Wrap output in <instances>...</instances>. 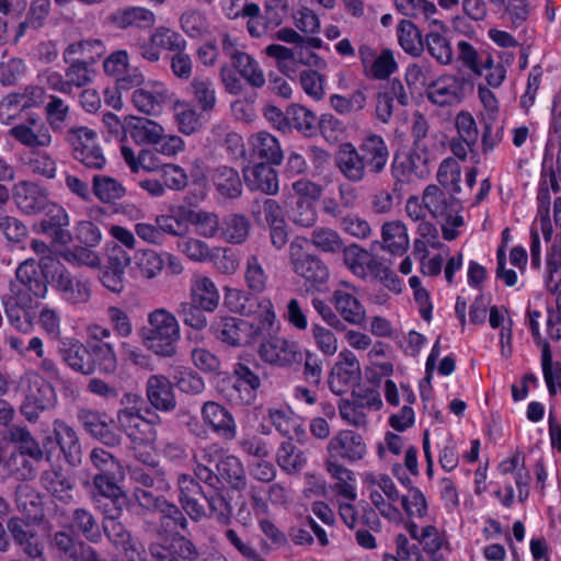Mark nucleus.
I'll return each mask as SVG.
<instances>
[{"mask_svg": "<svg viewBox=\"0 0 561 561\" xmlns=\"http://www.w3.org/2000/svg\"><path fill=\"white\" fill-rule=\"evenodd\" d=\"M266 259L263 255L251 254L247 257L244 264V282L250 293L241 290H230L227 299L234 298L238 305L234 306V311L250 316L255 312V308L262 309L261 317L263 322L272 325L275 320V312L273 304L270 299H260L255 295L264 293L270 283V275L265 267Z\"/></svg>", "mask_w": 561, "mask_h": 561, "instance_id": "f257e3e1", "label": "nucleus"}, {"mask_svg": "<svg viewBox=\"0 0 561 561\" xmlns=\"http://www.w3.org/2000/svg\"><path fill=\"white\" fill-rule=\"evenodd\" d=\"M180 324L175 316L164 308L148 314V325L141 330L144 345L158 356L172 357L180 341Z\"/></svg>", "mask_w": 561, "mask_h": 561, "instance_id": "f03ea898", "label": "nucleus"}, {"mask_svg": "<svg viewBox=\"0 0 561 561\" xmlns=\"http://www.w3.org/2000/svg\"><path fill=\"white\" fill-rule=\"evenodd\" d=\"M43 273L50 278L53 288L67 305L78 307L85 305L92 297L91 279L82 274H75L55 259H45Z\"/></svg>", "mask_w": 561, "mask_h": 561, "instance_id": "7ed1b4c3", "label": "nucleus"}, {"mask_svg": "<svg viewBox=\"0 0 561 561\" xmlns=\"http://www.w3.org/2000/svg\"><path fill=\"white\" fill-rule=\"evenodd\" d=\"M67 144L71 147V153L76 161L85 169L100 171L107 163L106 157L96 142V133L84 126L70 127L65 135Z\"/></svg>", "mask_w": 561, "mask_h": 561, "instance_id": "20e7f679", "label": "nucleus"}, {"mask_svg": "<svg viewBox=\"0 0 561 561\" xmlns=\"http://www.w3.org/2000/svg\"><path fill=\"white\" fill-rule=\"evenodd\" d=\"M214 336L229 346L240 347L252 344L261 333V328L244 319L219 316L210 325Z\"/></svg>", "mask_w": 561, "mask_h": 561, "instance_id": "39448f33", "label": "nucleus"}, {"mask_svg": "<svg viewBox=\"0 0 561 561\" xmlns=\"http://www.w3.org/2000/svg\"><path fill=\"white\" fill-rule=\"evenodd\" d=\"M25 398L20 405L21 414L30 422L36 423L39 414L55 405L54 387L36 375L27 376Z\"/></svg>", "mask_w": 561, "mask_h": 561, "instance_id": "423d86ee", "label": "nucleus"}, {"mask_svg": "<svg viewBox=\"0 0 561 561\" xmlns=\"http://www.w3.org/2000/svg\"><path fill=\"white\" fill-rule=\"evenodd\" d=\"M259 355L263 362L282 368L298 365L304 359V353L297 342L279 336L262 342Z\"/></svg>", "mask_w": 561, "mask_h": 561, "instance_id": "0eeeda50", "label": "nucleus"}, {"mask_svg": "<svg viewBox=\"0 0 561 561\" xmlns=\"http://www.w3.org/2000/svg\"><path fill=\"white\" fill-rule=\"evenodd\" d=\"M290 263L293 271L314 289H320L329 279L327 264L318 255L304 252L300 247L290 245Z\"/></svg>", "mask_w": 561, "mask_h": 561, "instance_id": "6e6552de", "label": "nucleus"}, {"mask_svg": "<svg viewBox=\"0 0 561 561\" xmlns=\"http://www.w3.org/2000/svg\"><path fill=\"white\" fill-rule=\"evenodd\" d=\"M362 378L360 365L354 353L342 351L339 360L331 369L328 383L335 394H343L350 387H354Z\"/></svg>", "mask_w": 561, "mask_h": 561, "instance_id": "1a4fd4ad", "label": "nucleus"}, {"mask_svg": "<svg viewBox=\"0 0 561 561\" xmlns=\"http://www.w3.org/2000/svg\"><path fill=\"white\" fill-rule=\"evenodd\" d=\"M7 529L25 556L30 559L46 561L44 545L39 540L36 529L21 517H10L7 522Z\"/></svg>", "mask_w": 561, "mask_h": 561, "instance_id": "9d476101", "label": "nucleus"}, {"mask_svg": "<svg viewBox=\"0 0 561 561\" xmlns=\"http://www.w3.org/2000/svg\"><path fill=\"white\" fill-rule=\"evenodd\" d=\"M357 150L368 174L377 176L383 173L389 161L390 151L380 135L367 134L360 139Z\"/></svg>", "mask_w": 561, "mask_h": 561, "instance_id": "9b49d317", "label": "nucleus"}, {"mask_svg": "<svg viewBox=\"0 0 561 561\" xmlns=\"http://www.w3.org/2000/svg\"><path fill=\"white\" fill-rule=\"evenodd\" d=\"M204 424L217 436L232 440L237 436V424L228 409L215 401H206L201 409Z\"/></svg>", "mask_w": 561, "mask_h": 561, "instance_id": "f8f14e48", "label": "nucleus"}, {"mask_svg": "<svg viewBox=\"0 0 561 561\" xmlns=\"http://www.w3.org/2000/svg\"><path fill=\"white\" fill-rule=\"evenodd\" d=\"M45 218L39 222L42 233L51 239L56 244L66 245L72 241L69 230V216L66 209L55 203H49L45 208Z\"/></svg>", "mask_w": 561, "mask_h": 561, "instance_id": "ddd939ff", "label": "nucleus"}, {"mask_svg": "<svg viewBox=\"0 0 561 561\" xmlns=\"http://www.w3.org/2000/svg\"><path fill=\"white\" fill-rule=\"evenodd\" d=\"M330 458H341L350 462L360 460L366 454L363 437L351 430L340 431L328 444Z\"/></svg>", "mask_w": 561, "mask_h": 561, "instance_id": "4468645a", "label": "nucleus"}, {"mask_svg": "<svg viewBox=\"0 0 561 561\" xmlns=\"http://www.w3.org/2000/svg\"><path fill=\"white\" fill-rule=\"evenodd\" d=\"M13 199L16 207L26 215L42 213L50 203L46 190L31 181L15 184Z\"/></svg>", "mask_w": 561, "mask_h": 561, "instance_id": "2eb2a0df", "label": "nucleus"}, {"mask_svg": "<svg viewBox=\"0 0 561 561\" xmlns=\"http://www.w3.org/2000/svg\"><path fill=\"white\" fill-rule=\"evenodd\" d=\"M50 546L67 561H98L95 551L79 538L65 530L51 535Z\"/></svg>", "mask_w": 561, "mask_h": 561, "instance_id": "dca6fc26", "label": "nucleus"}, {"mask_svg": "<svg viewBox=\"0 0 561 561\" xmlns=\"http://www.w3.org/2000/svg\"><path fill=\"white\" fill-rule=\"evenodd\" d=\"M334 165L348 182L354 184L363 182L368 174L357 147L352 142H343L339 146L334 156Z\"/></svg>", "mask_w": 561, "mask_h": 561, "instance_id": "f3484780", "label": "nucleus"}, {"mask_svg": "<svg viewBox=\"0 0 561 561\" xmlns=\"http://www.w3.org/2000/svg\"><path fill=\"white\" fill-rule=\"evenodd\" d=\"M9 136L32 149L49 147L53 141L48 127L35 117L10 128Z\"/></svg>", "mask_w": 561, "mask_h": 561, "instance_id": "a211bd4d", "label": "nucleus"}, {"mask_svg": "<svg viewBox=\"0 0 561 561\" xmlns=\"http://www.w3.org/2000/svg\"><path fill=\"white\" fill-rule=\"evenodd\" d=\"M247 187L252 192H261L266 195L278 193V175L273 164L257 162L244 167L242 170Z\"/></svg>", "mask_w": 561, "mask_h": 561, "instance_id": "6ab92c4d", "label": "nucleus"}, {"mask_svg": "<svg viewBox=\"0 0 561 561\" xmlns=\"http://www.w3.org/2000/svg\"><path fill=\"white\" fill-rule=\"evenodd\" d=\"M45 259L51 257H41L38 262L34 259H27L20 263L15 271V279L38 298L46 296L48 291L47 284L50 282V278H46L43 273L42 263Z\"/></svg>", "mask_w": 561, "mask_h": 561, "instance_id": "aec40b11", "label": "nucleus"}, {"mask_svg": "<svg viewBox=\"0 0 561 561\" xmlns=\"http://www.w3.org/2000/svg\"><path fill=\"white\" fill-rule=\"evenodd\" d=\"M426 95L438 106L455 105L463 98V83L454 76H444L428 84Z\"/></svg>", "mask_w": 561, "mask_h": 561, "instance_id": "412c9836", "label": "nucleus"}, {"mask_svg": "<svg viewBox=\"0 0 561 561\" xmlns=\"http://www.w3.org/2000/svg\"><path fill=\"white\" fill-rule=\"evenodd\" d=\"M146 396L158 411L171 412L176 408L173 383L163 375H151L146 382Z\"/></svg>", "mask_w": 561, "mask_h": 561, "instance_id": "4be33fe9", "label": "nucleus"}, {"mask_svg": "<svg viewBox=\"0 0 561 561\" xmlns=\"http://www.w3.org/2000/svg\"><path fill=\"white\" fill-rule=\"evenodd\" d=\"M102 528L108 540L122 549L129 561H146L144 551L133 541L130 533L118 518L103 519Z\"/></svg>", "mask_w": 561, "mask_h": 561, "instance_id": "5701e85b", "label": "nucleus"}, {"mask_svg": "<svg viewBox=\"0 0 561 561\" xmlns=\"http://www.w3.org/2000/svg\"><path fill=\"white\" fill-rule=\"evenodd\" d=\"M87 348L88 344L84 345L77 339L67 337L59 342L58 353L69 368L90 376L92 375V366Z\"/></svg>", "mask_w": 561, "mask_h": 561, "instance_id": "b1692460", "label": "nucleus"}, {"mask_svg": "<svg viewBox=\"0 0 561 561\" xmlns=\"http://www.w3.org/2000/svg\"><path fill=\"white\" fill-rule=\"evenodd\" d=\"M210 181L222 199H236L241 196L243 185L239 172L228 165H218L210 172Z\"/></svg>", "mask_w": 561, "mask_h": 561, "instance_id": "393cba45", "label": "nucleus"}, {"mask_svg": "<svg viewBox=\"0 0 561 561\" xmlns=\"http://www.w3.org/2000/svg\"><path fill=\"white\" fill-rule=\"evenodd\" d=\"M332 304L337 316L344 322L363 327L366 322V309L363 304L351 293L336 289L332 294Z\"/></svg>", "mask_w": 561, "mask_h": 561, "instance_id": "a878e982", "label": "nucleus"}, {"mask_svg": "<svg viewBox=\"0 0 561 561\" xmlns=\"http://www.w3.org/2000/svg\"><path fill=\"white\" fill-rule=\"evenodd\" d=\"M107 21L119 30L150 28L156 23V15L142 7H126L110 14Z\"/></svg>", "mask_w": 561, "mask_h": 561, "instance_id": "bb28decb", "label": "nucleus"}, {"mask_svg": "<svg viewBox=\"0 0 561 561\" xmlns=\"http://www.w3.org/2000/svg\"><path fill=\"white\" fill-rule=\"evenodd\" d=\"M149 467L133 466L129 469L134 489H152L156 492H165L171 489L163 469L159 462H150Z\"/></svg>", "mask_w": 561, "mask_h": 561, "instance_id": "cd10ccee", "label": "nucleus"}, {"mask_svg": "<svg viewBox=\"0 0 561 561\" xmlns=\"http://www.w3.org/2000/svg\"><path fill=\"white\" fill-rule=\"evenodd\" d=\"M54 435L66 461L72 467L81 463L82 448L76 431L64 421L56 420Z\"/></svg>", "mask_w": 561, "mask_h": 561, "instance_id": "c85d7f7f", "label": "nucleus"}, {"mask_svg": "<svg viewBox=\"0 0 561 561\" xmlns=\"http://www.w3.org/2000/svg\"><path fill=\"white\" fill-rule=\"evenodd\" d=\"M127 135L138 145L158 144L163 128L156 122L137 116H126Z\"/></svg>", "mask_w": 561, "mask_h": 561, "instance_id": "c756f323", "label": "nucleus"}, {"mask_svg": "<svg viewBox=\"0 0 561 561\" xmlns=\"http://www.w3.org/2000/svg\"><path fill=\"white\" fill-rule=\"evenodd\" d=\"M252 156L265 161L264 163L279 165L283 151L276 137L266 131H260L250 138Z\"/></svg>", "mask_w": 561, "mask_h": 561, "instance_id": "7c9ffc66", "label": "nucleus"}, {"mask_svg": "<svg viewBox=\"0 0 561 561\" xmlns=\"http://www.w3.org/2000/svg\"><path fill=\"white\" fill-rule=\"evenodd\" d=\"M367 87L359 84L352 93H334L330 96V106L340 115L359 114L367 105Z\"/></svg>", "mask_w": 561, "mask_h": 561, "instance_id": "2f4dec72", "label": "nucleus"}, {"mask_svg": "<svg viewBox=\"0 0 561 561\" xmlns=\"http://www.w3.org/2000/svg\"><path fill=\"white\" fill-rule=\"evenodd\" d=\"M7 438L18 449L16 451L27 454L33 460H43L45 455L44 450L27 426L22 424L9 425L7 430Z\"/></svg>", "mask_w": 561, "mask_h": 561, "instance_id": "473e14b6", "label": "nucleus"}, {"mask_svg": "<svg viewBox=\"0 0 561 561\" xmlns=\"http://www.w3.org/2000/svg\"><path fill=\"white\" fill-rule=\"evenodd\" d=\"M218 483L226 482L231 489L241 491L247 486V477L242 462L236 456L229 455L216 462Z\"/></svg>", "mask_w": 561, "mask_h": 561, "instance_id": "72a5a7b5", "label": "nucleus"}, {"mask_svg": "<svg viewBox=\"0 0 561 561\" xmlns=\"http://www.w3.org/2000/svg\"><path fill=\"white\" fill-rule=\"evenodd\" d=\"M191 296L193 302L208 312H213L219 305L220 296L215 283L204 275L193 277Z\"/></svg>", "mask_w": 561, "mask_h": 561, "instance_id": "f704fd0d", "label": "nucleus"}, {"mask_svg": "<svg viewBox=\"0 0 561 561\" xmlns=\"http://www.w3.org/2000/svg\"><path fill=\"white\" fill-rule=\"evenodd\" d=\"M158 512L160 513L159 525L153 527L158 536L162 537L165 534L176 533L179 529H187V518L176 504L165 499Z\"/></svg>", "mask_w": 561, "mask_h": 561, "instance_id": "c9c22d12", "label": "nucleus"}, {"mask_svg": "<svg viewBox=\"0 0 561 561\" xmlns=\"http://www.w3.org/2000/svg\"><path fill=\"white\" fill-rule=\"evenodd\" d=\"M382 249L397 255H402L409 249L408 229L400 220L388 221L381 228Z\"/></svg>", "mask_w": 561, "mask_h": 561, "instance_id": "e433bc0d", "label": "nucleus"}, {"mask_svg": "<svg viewBox=\"0 0 561 561\" xmlns=\"http://www.w3.org/2000/svg\"><path fill=\"white\" fill-rule=\"evenodd\" d=\"M92 374L99 371L103 375H112L117 370L118 362L113 343L88 344Z\"/></svg>", "mask_w": 561, "mask_h": 561, "instance_id": "4c0bfd02", "label": "nucleus"}, {"mask_svg": "<svg viewBox=\"0 0 561 561\" xmlns=\"http://www.w3.org/2000/svg\"><path fill=\"white\" fill-rule=\"evenodd\" d=\"M546 287L551 293H557V310L553 313L561 318V244L553 243L547 254V268L545 277Z\"/></svg>", "mask_w": 561, "mask_h": 561, "instance_id": "58836bf2", "label": "nucleus"}, {"mask_svg": "<svg viewBox=\"0 0 561 561\" xmlns=\"http://www.w3.org/2000/svg\"><path fill=\"white\" fill-rule=\"evenodd\" d=\"M251 214L259 224L268 227L285 222L283 209L277 201L268 197H255L251 202Z\"/></svg>", "mask_w": 561, "mask_h": 561, "instance_id": "ea45409f", "label": "nucleus"}, {"mask_svg": "<svg viewBox=\"0 0 561 561\" xmlns=\"http://www.w3.org/2000/svg\"><path fill=\"white\" fill-rule=\"evenodd\" d=\"M105 53L104 44L101 39L89 38L81 39L69 44L62 54L65 62H70L72 59L83 57L90 65L94 64Z\"/></svg>", "mask_w": 561, "mask_h": 561, "instance_id": "a19ab883", "label": "nucleus"}, {"mask_svg": "<svg viewBox=\"0 0 561 561\" xmlns=\"http://www.w3.org/2000/svg\"><path fill=\"white\" fill-rule=\"evenodd\" d=\"M117 428L125 433L134 442L149 440L152 424L142 412L129 413L116 417Z\"/></svg>", "mask_w": 561, "mask_h": 561, "instance_id": "79ce46f5", "label": "nucleus"}, {"mask_svg": "<svg viewBox=\"0 0 561 561\" xmlns=\"http://www.w3.org/2000/svg\"><path fill=\"white\" fill-rule=\"evenodd\" d=\"M276 462L286 473L297 474L305 468L307 457L291 440H285L277 450Z\"/></svg>", "mask_w": 561, "mask_h": 561, "instance_id": "37998d69", "label": "nucleus"}, {"mask_svg": "<svg viewBox=\"0 0 561 561\" xmlns=\"http://www.w3.org/2000/svg\"><path fill=\"white\" fill-rule=\"evenodd\" d=\"M250 232V222L244 215L230 214L221 221L220 237L232 244L243 243Z\"/></svg>", "mask_w": 561, "mask_h": 561, "instance_id": "c03bdc74", "label": "nucleus"}, {"mask_svg": "<svg viewBox=\"0 0 561 561\" xmlns=\"http://www.w3.org/2000/svg\"><path fill=\"white\" fill-rule=\"evenodd\" d=\"M288 131L295 128L307 137L317 133V116L307 107L293 104L287 108Z\"/></svg>", "mask_w": 561, "mask_h": 561, "instance_id": "a18cd8bd", "label": "nucleus"}, {"mask_svg": "<svg viewBox=\"0 0 561 561\" xmlns=\"http://www.w3.org/2000/svg\"><path fill=\"white\" fill-rule=\"evenodd\" d=\"M92 191L102 203H113L126 194V188L116 179L95 174L92 179Z\"/></svg>", "mask_w": 561, "mask_h": 561, "instance_id": "49530a36", "label": "nucleus"}, {"mask_svg": "<svg viewBox=\"0 0 561 561\" xmlns=\"http://www.w3.org/2000/svg\"><path fill=\"white\" fill-rule=\"evenodd\" d=\"M42 486L51 495L64 499L72 490V479L61 468H50L41 476Z\"/></svg>", "mask_w": 561, "mask_h": 561, "instance_id": "de8ad7c7", "label": "nucleus"}, {"mask_svg": "<svg viewBox=\"0 0 561 561\" xmlns=\"http://www.w3.org/2000/svg\"><path fill=\"white\" fill-rule=\"evenodd\" d=\"M240 77L253 89H261L265 85L266 80L264 71L259 61L249 55L241 56L238 61L231 65Z\"/></svg>", "mask_w": 561, "mask_h": 561, "instance_id": "09e8293b", "label": "nucleus"}, {"mask_svg": "<svg viewBox=\"0 0 561 561\" xmlns=\"http://www.w3.org/2000/svg\"><path fill=\"white\" fill-rule=\"evenodd\" d=\"M204 499L208 505V518H215L219 524L228 525L232 516V506L224 490L204 494Z\"/></svg>", "mask_w": 561, "mask_h": 561, "instance_id": "8fccbe9b", "label": "nucleus"}, {"mask_svg": "<svg viewBox=\"0 0 561 561\" xmlns=\"http://www.w3.org/2000/svg\"><path fill=\"white\" fill-rule=\"evenodd\" d=\"M310 243L324 253L337 254L343 250L344 241L339 232L327 227H317L310 233Z\"/></svg>", "mask_w": 561, "mask_h": 561, "instance_id": "3c124183", "label": "nucleus"}, {"mask_svg": "<svg viewBox=\"0 0 561 561\" xmlns=\"http://www.w3.org/2000/svg\"><path fill=\"white\" fill-rule=\"evenodd\" d=\"M35 462L37 461L31 459L27 454L15 451L5 460V468L16 480L28 481L36 477L37 467Z\"/></svg>", "mask_w": 561, "mask_h": 561, "instance_id": "603ef678", "label": "nucleus"}, {"mask_svg": "<svg viewBox=\"0 0 561 561\" xmlns=\"http://www.w3.org/2000/svg\"><path fill=\"white\" fill-rule=\"evenodd\" d=\"M71 524L87 540L91 542H99L101 540V528L90 511L85 508L73 510Z\"/></svg>", "mask_w": 561, "mask_h": 561, "instance_id": "864d4df0", "label": "nucleus"}, {"mask_svg": "<svg viewBox=\"0 0 561 561\" xmlns=\"http://www.w3.org/2000/svg\"><path fill=\"white\" fill-rule=\"evenodd\" d=\"M398 41L404 51L413 56H419L424 49L422 35L411 21L402 20L399 23Z\"/></svg>", "mask_w": 561, "mask_h": 561, "instance_id": "5fc2aeb1", "label": "nucleus"}, {"mask_svg": "<svg viewBox=\"0 0 561 561\" xmlns=\"http://www.w3.org/2000/svg\"><path fill=\"white\" fill-rule=\"evenodd\" d=\"M65 71L70 94L73 88H82L92 82L94 71L88 60L72 59Z\"/></svg>", "mask_w": 561, "mask_h": 561, "instance_id": "6e6d98bb", "label": "nucleus"}, {"mask_svg": "<svg viewBox=\"0 0 561 561\" xmlns=\"http://www.w3.org/2000/svg\"><path fill=\"white\" fill-rule=\"evenodd\" d=\"M541 366L549 393L554 396L557 389L561 390V363L552 360V352L547 342L541 351Z\"/></svg>", "mask_w": 561, "mask_h": 561, "instance_id": "4d7b16f0", "label": "nucleus"}, {"mask_svg": "<svg viewBox=\"0 0 561 561\" xmlns=\"http://www.w3.org/2000/svg\"><path fill=\"white\" fill-rule=\"evenodd\" d=\"M182 31L192 38L202 37L208 28L206 14L195 8L186 9L180 16Z\"/></svg>", "mask_w": 561, "mask_h": 561, "instance_id": "13d9d810", "label": "nucleus"}, {"mask_svg": "<svg viewBox=\"0 0 561 561\" xmlns=\"http://www.w3.org/2000/svg\"><path fill=\"white\" fill-rule=\"evenodd\" d=\"M340 253H342L343 262L348 270L357 277L365 279V268L370 254L364 248L355 243L350 245L344 244Z\"/></svg>", "mask_w": 561, "mask_h": 561, "instance_id": "bf43d9fd", "label": "nucleus"}, {"mask_svg": "<svg viewBox=\"0 0 561 561\" xmlns=\"http://www.w3.org/2000/svg\"><path fill=\"white\" fill-rule=\"evenodd\" d=\"M15 503L18 508L28 516H36L43 504L41 494L28 484L16 486Z\"/></svg>", "mask_w": 561, "mask_h": 561, "instance_id": "052dcab7", "label": "nucleus"}, {"mask_svg": "<svg viewBox=\"0 0 561 561\" xmlns=\"http://www.w3.org/2000/svg\"><path fill=\"white\" fill-rule=\"evenodd\" d=\"M191 93L204 112H210L216 105V92L211 80L194 79L190 84Z\"/></svg>", "mask_w": 561, "mask_h": 561, "instance_id": "680f3d73", "label": "nucleus"}, {"mask_svg": "<svg viewBox=\"0 0 561 561\" xmlns=\"http://www.w3.org/2000/svg\"><path fill=\"white\" fill-rule=\"evenodd\" d=\"M190 220L195 225L198 234L214 238L221 232V221L214 213L190 211Z\"/></svg>", "mask_w": 561, "mask_h": 561, "instance_id": "e2e57ef3", "label": "nucleus"}, {"mask_svg": "<svg viewBox=\"0 0 561 561\" xmlns=\"http://www.w3.org/2000/svg\"><path fill=\"white\" fill-rule=\"evenodd\" d=\"M236 16L248 18L247 30L252 37H261L271 30L261 13L260 7L254 2L245 3Z\"/></svg>", "mask_w": 561, "mask_h": 561, "instance_id": "0e129e2a", "label": "nucleus"}, {"mask_svg": "<svg viewBox=\"0 0 561 561\" xmlns=\"http://www.w3.org/2000/svg\"><path fill=\"white\" fill-rule=\"evenodd\" d=\"M135 264L141 277L151 279L162 271L163 260L153 250H145L135 255Z\"/></svg>", "mask_w": 561, "mask_h": 561, "instance_id": "69168bd1", "label": "nucleus"}, {"mask_svg": "<svg viewBox=\"0 0 561 561\" xmlns=\"http://www.w3.org/2000/svg\"><path fill=\"white\" fill-rule=\"evenodd\" d=\"M133 103L142 113L153 115L161 111L165 99L162 92H151L145 89H137L133 93Z\"/></svg>", "mask_w": 561, "mask_h": 561, "instance_id": "338daca9", "label": "nucleus"}, {"mask_svg": "<svg viewBox=\"0 0 561 561\" xmlns=\"http://www.w3.org/2000/svg\"><path fill=\"white\" fill-rule=\"evenodd\" d=\"M174 386L184 393L197 396L205 390L203 378L192 369H179L173 376Z\"/></svg>", "mask_w": 561, "mask_h": 561, "instance_id": "774afa93", "label": "nucleus"}]
</instances>
